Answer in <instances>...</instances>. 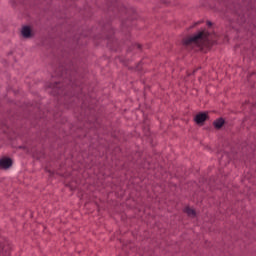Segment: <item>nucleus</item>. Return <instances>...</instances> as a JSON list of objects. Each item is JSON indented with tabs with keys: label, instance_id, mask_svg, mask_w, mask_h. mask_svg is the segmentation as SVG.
<instances>
[{
	"label": "nucleus",
	"instance_id": "f257e3e1",
	"mask_svg": "<svg viewBox=\"0 0 256 256\" xmlns=\"http://www.w3.org/2000/svg\"><path fill=\"white\" fill-rule=\"evenodd\" d=\"M184 45H197L205 47L209 43V33L207 31L198 32L194 36L184 39Z\"/></svg>",
	"mask_w": 256,
	"mask_h": 256
},
{
	"label": "nucleus",
	"instance_id": "f03ea898",
	"mask_svg": "<svg viewBox=\"0 0 256 256\" xmlns=\"http://www.w3.org/2000/svg\"><path fill=\"white\" fill-rule=\"evenodd\" d=\"M20 33L24 39H31V37H33V35H34L33 28H31V26H23L21 28Z\"/></svg>",
	"mask_w": 256,
	"mask_h": 256
},
{
	"label": "nucleus",
	"instance_id": "7ed1b4c3",
	"mask_svg": "<svg viewBox=\"0 0 256 256\" xmlns=\"http://www.w3.org/2000/svg\"><path fill=\"white\" fill-rule=\"evenodd\" d=\"M13 165V160L8 157L0 158V169H9Z\"/></svg>",
	"mask_w": 256,
	"mask_h": 256
},
{
	"label": "nucleus",
	"instance_id": "20e7f679",
	"mask_svg": "<svg viewBox=\"0 0 256 256\" xmlns=\"http://www.w3.org/2000/svg\"><path fill=\"white\" fill-rule=\"evenodd\" d=\"M195 121L198 125H201V123H205L207 121V113H200L195 116Z\"/></svg>",
	"mask_w": 256,
	"mask_h": 256
},
{
	"label": "nucleus",
	"instance_id": "39448f33",
	"mask_svg": "<svg viewBox=\"0 0 256 256\" xmlns=\"http://www.w3.org/2000/svg\"><path fill=\"white\" fill-rule=\"evenodd\" d=\"M213 125H214L215 129H221V127H223V125H225V120L223 118H219L214 121Z\"/></svg>",
	"mask_w": 256,
	"mask_h": 256
},
{
	"label": "nucleus",
	"instance_id": "423d86ee",
	"mask_svg": "<svg viewBox=\"0 0 256 256\" xmlns=\"http://www.w3.org/2000/svg\"><path fill=\"white\" fill-rule=\"evenodd\" d=\"M184 211L189 217H195L196 215L195 210L191 207H186Z\"/></svg>",
	"mask_w": 256,
	"mask_h": 256
},
{
	"label": "nucleus",
	"instance_id": "0eeeda50",
	"mask_svg": "<svg viewBox=\"0 0 256 256\" xmlns=\"http://www.w3.org/2000/svg\"><path fill=\"white\" fill-rule=\"evenodd\" d=\"M208 25L211 26V22H208Z\"/></svg>",
	"mask_w": 256,
	"mask_h": 256
}]
</instances>
